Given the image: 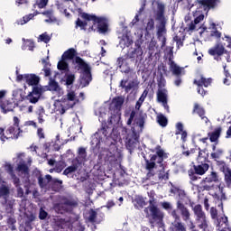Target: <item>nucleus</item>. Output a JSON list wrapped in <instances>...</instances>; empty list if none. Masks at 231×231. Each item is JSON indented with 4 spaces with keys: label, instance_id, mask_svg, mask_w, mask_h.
<instances>
[{
    "label": "nucleus",
    "instance_id": "obj_17",
    "mask_svg": "<svg viewBox=\"0 0 231 231\" xmlns=\"http://www.w3.org/2000/svg\"><path fill=\"white\" fill-rule=\"evenodd\" d=\"M15 106L16 104L10 100L0 101V108L2 110V113H4V115H6V113L13 112Z\"/></svg>",
    "mask_w": 231,
    "mask_h": 231
},
{
    "label": "nucleus",
    "instance_id": "obj_12",
    "mask_svg": "<svg viewBox=\"0 0 231 231\" xmlns=\"http://www.w3.org/2000/svg\"><path fill=\"white\" fill-rule=\"evenodd\" d=\"M193 214L196 217L195 221L199 225H203V223L208 222L207 219V215L203 211V207L200 204H197L193 208Z\"/></svg>",
    "mask_w": 231,
    "mask_h": 231
},
{
    "label": "nucleus",
    "instance_id": "obj_45",
    "mask_svg": "<svg viewBox=\"0 0 231 231\" xmlns=\"http://www.w3.org/2000/svg\"><path fill=\"white\" fill-rule=\"evenodd\" d=\"M217 189L222 195V199H227L226 193H225V183L220 182L219 185H217Z\"/></svg>",
    "mask_w": 231,
    "mask_h": 231
},
{
    "label": "nucleus",
    "instance_id": "obj_22",
    "mask_svg": "<svg viewBox=\"0 0 231 231\" xmlns=\"http://www.w3.org/2000/svg\"><path fill=\"white\" fill-rule=\"evenodd\" d=\"M145 199H147L143 198V196H142V195L135 196V198L134 199V208H136V210H142V208H143V207L147 206V201H145Z\"/></svg>",
    "mask_w": 231,
    "mask_h": 231
},
{
    "label": "nucleus",
    "instance_id": "obj_55",
    "mask_svg": "<svg viewBox=\"0 0 231 231\" xmlns=\"http://www.w3.org/2000/svg\"><path fill=\"white\" fill-rule=\"evenodd\" d=\"M46 217H48V212H46V210H44L43 208H41L39 213V219L44 221Z\"/></svg>",
    "mask_w": 231,
    "mask_h": 231
},
{
    "label": "nucleus",
    "instance_id": "obj_13",
    "mask_svg": "<svg viewBox=\"0 0 231 231\" xmlns=\"http://www.w3.org/2000/svg\"><path fill=\"white\" fill-rule=\"evenodd\" d=\"M72 64L74 66V69L77 71H88L89 69H91V66H89V64H88L82 58H80L79 56H76L74 58V60H72Z\"/></svg>",
    "mask_w": 231,
    "mask_h": 231
},
{
    "label": "nucleus",
    "instance_id": "obj_54",
    "mask_svg": "<svg viewBox=\"0 0 231 231\" xmlns=\"http://www.w3.org/2000/svg\"><path fill=\"white\" fill-rule=\"evenodd\" d=\"M197 24H198V23H196L195 21L190 22L189 23L187 24V26H186V31H187V32H194V30H196V25H197Z\"/></svg>",
    "mask_w": 231,
    "mask_h": 231
},
{
    "label": "nucleus",
    "instance_id": "obj_36",
    "mask_svg": "<svg viewBox=\"0 0 231 231\" xmlns=\"http://www.w3.org/2000/svg\"><path fill=\"white\" fill-rule=\"evenodd\" d=\"M58 69H60V71H69V65L66 62V60L61 59V60L58 62Z\"/></svg>",
    "mask_w": 231,
    "mask_h": 231
},
{
    "label": "nucleus",
    "instance_id": "obj_28",
    "mask_svg": "<svg viewBox=\"0 0 231 231\" xmlns=\"http://www.w3.org/2000/svg\"><path fill=\"white\" fill-rule=\"evenodd\" d=\"M193 84L195 86H204V88H208L210 84H212V80L210 79H206L203 76L200 77V79H194Z\"/></svg>",
    "mask_w": 231,
    "mask_h": 231
},
{
    "label": "nucleus",
    "instance_id": "obj_39",
    "mask_svg": "<svg viewBox=\"0 0 231 231\" xmlns=\"http://www.w3.org/2000/svg\"><path fill=\"white\" fill-rule=\"evenodd\" d=\"M135 125H138L140 127L141 131L143 129V126L145 125V117L143 116H140L137 119L134 120Z\"/></svg>",
    "mask_w": 231,
    "mask_h": 231
},
{
    "label": "nucleus",
    "instance_id": "obj_2",
    "mask_svg": "<svg viewBox=\"0 0 231 231\" xmlns=\"http://www.w3.org/2000/svg\"><path fill=\"white\" fill-rule=\"evenodd\" d=\"M154 151L155 153L149 155L150 160L144 157L145 170L147 171L146 180L154 178V176H156V171L154 170L158 169V165L159 167H163V161L169 158L167 152L162 149L161 145H157Z\"/></svg>",
    "mask_w": 231,
    "mask_h": 231
},
{
    "label": "nucleus",
    "instance_id": "obj_8",
    "mask_svg": "<svg viewBox=\"0 0 231 231\" xmlns=\"http://www.w3.org/2000/svg\"><path fill=\"white\" fill-rule=\"evenodd\" d=\"M208 169H210V165H208L207 162L193 165V168L188 171V175L190 181H198V180H201V177L199 176H203L207 171H208Z\"/></svg>",
    "mask_w": 231,
    "mask_h": 231
},
{
    "label": "nucleus",
    "instance_id": "obj_23",
    "mask_svg": "<svg viewBox=\"0 0 231 231\" xmlns=\"http://www.w3.org/2000/svg\"><path fill=\"white\" fill-rule=\"evenodd\" d=\"M77 57V51L74 48L67 50L61 56L63 60H75Z\"/></svg>",
    "mask_w": 231,
    "mask_h": 231
},
{
    "label": "nucleus",
    "instance_id": "obj_16",
    "mask_svg": "<svg viewBox=\"0 0 231 231\" xmlns=\"http://www.w3.org/2000/svg\"><path fill=\"white\" fill-rule=\"evenodd\" d=\"M91 80H93V76L91 75V69H88L80 75L79 84L82 88H88Z\"/></svg>",
    "mask_w": 231,
    "mask_h": 231
},
{
    "label": "nucleus",
    "instance_id": "obj_47",
    "mask_svg": "<svg viewBox=\"0 0 231 231\" xmlns=\"http://www.w3.org/2000/svg\"><path fill=\"white\" fill-rule=\"evenodd\" d=\"M198 226L202 231H212V226L208 225V222H204L203 224H199Z\"/></svg>",
    "mask_w": 231,
    "mask_h": 231
},
{
    "label": "nucleus",
    "instance_id": "obj_32",
    "mask_svg": "<svg viewBox=\"0 0 231 231\" xmlns=\"http://www.w3.org/2000/svg\"><path fill=\"white\" fill-rule=\"evenodd\" d=\"M147 95H149V90L144 89L135 104V109L140 110V107H142V104H143V102H145V98H147Z\"/></svg>",
    "mask_w": 231,
    "mask_h": 231
},
{
    "label": "nucleus",
    "instance_id": "obj_9",
    "mask_svg": "<svg viewBox=\"0 0 231 231\" xmlns=\"http://www.w3.org/2000/svg\"><path fill=\"white\" fill-rule=\"evenodd\" d=\"M76 97L77 96L75 95V91H70L67 94V98L56 103L57 111L60 115H64L68 109H71V107L75 106V103L71 105L69 102H74Z\"/></svg>",
    "mask_w": 231,
    "mask_h": 231
},
{
    "label": "nucleus",
    "instance_id": "obj_33",
    "mask_svg": "<svg viewBox=\"0 0 231 231\" xmlns=\"http://www.w3.org/2000/svg\"><path fill=\"white\" fill-rule=\"evenodd\" d=\"M42 15H46L48 19L45 23H57V18L53 15V10H47L42 13Z\"/></svg>",
    "mask_w": 231,
    "mask_h": 231
},
{
    "label": "nucleus",
    "instance_id": "obj_14",
    "mask_svg": "<svg viewBox=\"0 0 231 231\" xmlns=\"http://www.w3.org/2000/svg\"><path fill=\"white\" fill-rule=\"evenodd\" d=\"M208 55H211V57H214L215 60H219V57L226 53V50L225 49V46L217 43L214 47L208 49Z\"/></svg>",
    "mask_w": 231,
    "mask_h": 231
},
{
    "label": "nucleus",
    "instance_id": "obj_30",
    "mask_svg": "<svg viewBox=\"0 0 231 231\" xmlns=\"http://www.w3.org/2000/svg\"><path fill=\"white\" fill-rule=\"evenodd\" d=\"M170 69L172 71L176 77H180L181 75V68L176 64L173 60L170 59Z\"/></svg>",
    "mask_w": 231,
    "mask_h": 231
},
{
    "label": "nucleus",
    "instance_id": "obj_51",
    "mask_svg": "<svg viewBox=\"0 0 231 231\" xmlns=\"http://www.w3.org/2000/svg\"><path fill=\"white\" fill-rule=\"evenodd\" d=\"M38 184L40 185L41 189H44V187H48V182L44 178H42V175H40L38 177Z\"/></svg>",
    "mask_w": 231,
    "mask_h": 231
},
{
    "label": "nucleus",
    "instance_id": "obj_10",
    "mask_svg": "<svg viewBox=\"0 0 231 231\" xmlns=\"http://www.w3.org/2000/svg\"><path fill=\"white\" fill-rule=\"evenodd\" d=\"M219 175L216 171H211L206 178L200 181L202 190H214L216 185L214 183H219Z\"/></svg>",
    "mask_w": 231,
    "mask_h": 231
},
{
    "label": "nucleus",
    "instance_id": "obj_1",
    "mask_svg": "<svg viewBox=\"0 0 231 231\" xmlns=\"http://www.w3.org/2000/svg\"><path fill=\"white\" fill-rule=\"evenodd\" d=\"M176 207L177 208L171 212V216L173 217L174 221L171 222L170 230L187 231V226H185V223H187V221H190V210L181 202V200L177 201ZM181 218L185 223L181 222Z\"/></svg>",
    "mask_w": 231,
    "mask_h": 231
},
{
    "label": "nucleus",
    "instance_id": "obj_29",
    "mask_svg": "<svg viewBox=\"0 0 231 231\" xmlns=\"http://www.w3.org/2000/svg\"><path fill=\"white\" fill-rule=\"evenodd\" d=\"M42 64L44 65L42 71L44 72V77H51V64L46 60H42Z\"/></svg>",
    "mask_w": 231,
    "mask_h": 231
},
{
    "label": "nucleus",
    "instance_id": "obj_11",
    "mask_svg": "<svg viewBox=\"0 0 231 231\" xmlns=\"http://www.w3.org/2000/svg\"><path fill=\"white\" fill-rule=\"evenodd\" d=\"M219 3H221L220 0H195L193 6H197L198 10H203L208 14L210 10L217 8Z\"/></svg>",
    "mask_w": 231,
    "mask_h": 231
},
{
    "label": "nucleus",
    "instance_id": "obj_64",
    "mask_svg": "<svg viewBox=\"0 0 231 231\" xmlns=\"http://www.w3.org/2000/svg\"><path fill=\"white\" fill-rule=\"evenodd\" d=\"M159 180H169V173L165 172V171H161L159 173Z\"/></svg>",
    "mask_w": 231,
    "mask_h": 231
},
{
    "label": "nucleus",
    "instance_id": "obj_15",
    "mask_svg": "<svg viewBox=\"0 0 231 231\" xmlns=\"http://www.w3.org/2000/svg\"><path fill=\"white\" fill-rule=\"evenodd\" d=\"M205 108L201 106L199 103H195L193 106L192 115H198L201 120H204L205 124H208V122H210L208 120V117H207Z\"/></svg>",
    "mask_w": 231,
    "mask_h": 231
},
{
    "label": "nucleus",
    "instance_id": "obj_62",
    "mask_svg": "<svg viewBox=\"0 0 231 231\" xmlns=\"http://www.w3.org/2000/svg\"><path fill=\"white\" fill-rule=\"evenodd\" d=\"M10 194V189L7 187L0 188V196H8Z\"/></svg>",
    "mask_w": 231,
    "mask_h": 231
},
{
    "label": "nucleus",
    "instance_id": "obj_40",
    "mask_svg": "<svg viewBox=\"0 0 231 231\" xmlns=\"http://www.w3.org/2000/svg\"><path fill=\"white\" fill-rule=\"evenodd\" d=\"M97 211H95V209L91 208L89 210V216H88L89 223H97Z\"/></svg>",
    "mask_w": 231,
    "mask_h": 231
},
{
    "label": "nucleus",
    "instance_id": "obj_4",
    "mask_svg": "<svg viewBox=\"0 0 231 231\" xmlns=\"http://www.w3.org/2000/svg\"><path fill=\"white\" fill-rule=\"evenodd\" d=\"M125 99L123 97H114L112 103L109 106L110 117L108 118L107 124L115 125L120 122L122 116V106H124Z\"/></svg>",
    "mask_w": 231,
    "mask_h": 231
},
{
    "label": "nucleus",
    "instance_id": "obj_18",
    "mask_svg": "<svg viewBox=\"0 0 231 231\" xmlns=\"http://www.w3.org/2000/svg\"><path fill=\"white\" fill-rule=\"evenodd\" d=\"M79 167H82V164H80V162H79V160L73 159L71 165L67 167L63 171L64 176H68L69 174H72V172H77L79 171Z\"/></svg>",
    "mask_w": 231,
    "mask_h": 231
},
{
    "label": "nucleus",
    "instance_id": "obj_25",
    "mask_svg": "<svg viewBox=\"0 0 231 231\" xmlns=\"http://www.w3.org/2000/svg\"><path fill=\"white\" fill-rule=\"evenodd\" d=\"M175 134H180L182 142H187L188 134L187 131L183 130V124L177 123Z\"/></svg>",
    "mask_w": 231,
    "mask_h": 231
},
{
    "label": "nucleus",
    "instance_id": "obj_38",
    "mask_svg": "<svg viewBox=\"0 0 231 231\" xmlns=\"http://www.w3.org/2000/svg\"><path fill=\"white\" fill-rule=\"evenodd\" d=\"M121 41L127 48L133 44V39H131V36L128 34H123Z\"/></svg>",
    "mask_w": 231,
    "mask_h": 231
},
{
    "label": "nucleus",
    "instance_id": "obj_56",
    "mask_svg": "<svg viewBox=\"0 0 231 231\" xmlns=\"http://www.w3.org/2000/svg\"><path fill=\"white\" fill-rule=\"evenodd\" d=\"M136 116V111L132 110L130 113V116L127 120V125H131L133 124V120H134V117Z\"/></svg>",
    "mask_w": 231,
    "mask_h": 231
},
{
    "label": "nucleus",
    "instance_id": "obj_57",
    "mask_svg": "<svg viewBox=\"0 0 231 231\" xmlns=\"http://www.w3.org/2000/svg\"><path fill=\"white\" fill-rule=\"evenodd\" d=\"M44 115V108H42L39 110V113H38V122L39 124H44V118H43V116Z\"/></svg>",
    "mask_w": 231,
    "mask_h": 231
},
{
    "label": "nucleus",
    "instance_id": "obj_27",
    "mask_svg": "<svg viewBox=\"0 0 231 231\" xmlns=\"http://www.w3.org/2000/svg\"><path fill=\"white\" fill-rule=\"evenodd\" d=\"M16 171L17 172H21V174H24V176H28V174H30V168L25 162L18 163Z\"/></svg>",
    "mask_w": 231,
    "mask_h": 231
},
{
    "label": "nucleus",
    "instance_id": "obj_63",
    "mask_svg": "<svg viewBox=\"0 0 231 231\" xmlns=\"http://www.w3.org/2000/svg\"><path fill=\"white\" fill-rule=\"evenodd\" d=\"M210 216L212 219H217V209L214 207L210 208Z\"/></svg>",
    "mask_w": 231,
    "mask_h": 231
},
{
    "label": "nucleus",
    "instance_id": "obj_50",
    "mask_svg": "<svg viewBox=\"0 0 231 231\" xmlns=\"http://www.w3.org/2000/svg\"><path fill=\"white\" fill-rule=\"evenodd\" d=\"M177 194L180 198V199H178L177 201H180L181 203H183V199L187 198V193L185 192V190L179 189Z\"/></svg>",
    "mask_w": 231,
    "mask_h": 231
},
{
    "label": "nucleus",
    "instance_id": "obj_21",
    "mask_svg": "<svg viewBox=\"0 0 231 231\" xmlns=\"http://www.w3.org/2000/svg\"><path fill=\"white\" fill-rule=\"evenodd\" d=\"M24 82L28 86H37L41 82V78L35 74H24Z\"/></svg>",
    "mask_w": 231,
    "mask_h": 231
},
{
    "label": "nucleus",
    "instance_id": "obj_49",
    "mask_svg": "<svg viewBox=\"0 0 231 231\" xmlns=\"http://www.w3.org/2000/svg\"><path fill=\"white\" fill-rule=\"evenodd\" d=\"M25 46L28 48L29 51H33L35 48V42H33V40H26Z\"/></svg>",
    "mask_w": 231,
    "mask_h": 231
},
{
    "label": "nucleus",
    "instance_id": "obj_53",
    "mask_svg": "<svg viewBox=\"0 0 231 231\" xmlns=\"http://www.w3.org/2000/svg\"><path fill=\"white\" fill-rule=\"evenodd\" d=\"M75 82V76L73 74H69L66 78V85L71 86Z\"/></svg>",
    "mask_w": 231,
    "mask_h": 231
},
{
    "label": "nucleus",
    "instance_id": "obj_59",
    "mask_svg": "<svg viewBox=\"0 0 231 231\" xmlns=\"http://www.w3.org/2000/svg\"><path fill=\"white\" fill-rule=\"evenodd\" d=\"M173 41L177 43V46H183V40L181 39V36L176 34L173 37Z\"/></svg>",
    "mask_w": 231,
    "mask_h": 231
},
{
    "label": "nucleus",
    "instance_id": "obj_48",
    "mask_svg": "<svg viewBox=\"0 0 231 231\" xmlns=\"http://www.w3.org/2000/svg\"><path fill=\"white\" fill-rule=\"evenodd\" d=\"M49 86L51 91H59V83L55 79H51Z\"/></svg>",
    "mask_w": 231,
    "mask_h": 231
},
{
    "label": "nucleus",
    "instance_id": "obj_3",
    "mask_svg": "<svg viewBox=\"0 0 231 231\" xmlns=\"http://www.w3.org/2000/svg\"><path fill=\"white\" fill-rule=\"evenodd\" d=\"M80 17L84 21H92L93 25L90 30L93 32H97V33H107L109 32V21L104 16H97L95 14H89L88 13L80 12Z\"/></svg>",
    "mask_w": 231,
    "mask_h": 231
},
{
    "label": "nucleus",
    "instance_id": "obj_44",
    "mask_svg": "<svg viewBox=\"0 0 231 231\" xmlns=\"http://www.w3.org/2000/svg\"><path fill=\"white\" fill-rule=\"evenodd\" d=\"M39 96H35L32 93H30L28 96H27V100H29V102L31 104H37L39 102Z\"/></svg>",
    "mask_w": 231,
    "mask_h": 231
},
{
    "label": "nucleus",
    "instance_id": "obj_37",
    "mask_svg": "<svg viewBox=\"0 0 231 231\" xmlns=\"http://www.w3.org/2000/svg\"><path fill=\"white\" fill-rule=\"evenodd\" d=\"M157 122L161 127H167V125L169 124V120L162 114L157 116Z\"/></svg>",
    "mask_w": 231,
    "mask_h": 231
},
{
    "label": "nucleus",
    "instance_id": "obj_41",
    "mask_svg": "<svg viewBox=\"0 0 231 231\" xmlns=\"http://www.w3.org/2000/svg\"><path fill=\"white\" fill-rule=\"evenodd\" d=\"M221 156H223V149H217L215 152L211 153V158L217 162V160H219V158H221Z\"/></svg>",
    "mask_w": 231,
    "mask_h": 231
},
{
    "label": "nucleus",
    "instance_id": "obj_43",
    "mask_svg": "<svg viewBox=\"0 0 231 231\" xmlns=\"http://www.w3.org/2000/svg\"><path fill=\"white\" fill-rule=\"evenodd\" d=\"M39 40L41 41V42L48 44V42L51 41V38L50 37V35H48V32H44L39 36Z\"/></svg>",
    "mask_w": 231,
    "mask_h": 231
},
{
    "label": "nucleus",
    "instance_id": "obj_52",
    "mask_svg": "<svg viewBox=\"0 0 231 231\" xmlns=\"http://www.w3.org/2000/svg\"><path fill=\"white\" fill-rule=\"evenodd\" d=\"M154 29V19L150 18L146 23L147 32H152Z\"/></svg>",
    "mask_w": 231,
    "mask_h": 231
},
{
    "label": "nucleus",
    "instance_id": "obj_60",
    "mask_svg": "<svg viewBox=\"0 0 231 231\" xmlns=\"http://www.w3.org/2000/svg\"><path fill=\"white\" fill-rule=\"evenodd\" d=\"M41 93H42V90L39 87H34L32 88V92H31L32 95H35L36 97H41Z\"/></svg>",
    "mask_w": 231,
    "mask_h": 231
},
{
    "label": "nucleus",
    "instance_id": "obj_5",
    "mask_svg": "<svg viewBox=\"0 0 231 231\" xmlns=\"http://www.w3.org/2000/svg\"><path fill=\"white\" fill-rule=\"evenodd\" d=\"M157 9L155 11V21L159 22L157 27V37L162 39L164 33H167V18L165 17V4L157 2Z\"/></svg>",
    "mask_w": 231,
    "mask_h": 231
},
{
    "label": "nucleus",
    "instance_id": "obj_31",
    "mask_svg": "<svg viewBox=\"0 0 231 231\" xmlns=\"http://www.w3.org/2000/svg\"><path fill=\"white\" fill-rule=\"evenodd\" d=\"M217 165L220 172H222L224 175L226 174L227 172H230L231 171L230 167H228V164H226L225 161H217Z\"/></svg>",
    "mask_w": 231,
    "mask_h": 231
},
{
    "label": "nucleus",
    "instance_id": "obj_26",
    "mask_svg": "<svg viewBox=\"0 0 231 231\" xmlns=\"http://www.w3.org/2000/svg\"><path fill=\"white\" fill-rule=\"evenodd\" d=\"M86 158H88V152H86V148L79 147L78 156L74 160H78V162L82 165V162H86Z\"/></svg>",
    "mask_w": 231,
    "mask_h": 231
},
{
    "label": "nucleus",
    "instance_id": "obj_24",
    "mask_svg": "<svg viewBox=\"0 0 231 231\" xmlns=\"http://www.w3.org/2000/svg\"><path fill=\"white\" fill-rule=\"evenodd\" d=\"M169 97V91L166 88H159L157 90V100L158 102H167Z\"/></svg>",
    "mask_w": 231,
    "mask_h": 231
},
{
    "label": "nucleus",
    "instance_id": "obj_7",
    "mask_svg": "<svg viewBox=\"0 0 231 231\" xmlns=\"http://www.w3.org/2000/svg\"><path fill=\"white\" fill-rule=\"evenodd\" d=\"M14 124L10 125L5 131V142L8 140V138H12L13 140H17L20 136H23V129L19 126L21 120L17 116L13 117Z\"/></svg>",
    "mask_w": 231,
    "mask_h": 231
},
{
    "label": "nucleus",
    "instance_id": "obj_42",
    "mask_svg": "<svg viewBox=\"0 0 231 231\" xmlns=\"http://www.w3.org/2000/svg\"><path fill=\"white\" fill-rule=\"evenodd\" d=\"M34 17L33 14H30L29 15H25L23 19L17 21V24H26L29 21H32V18Z\"/></svg>",
    "mask_w": 231,
    "mask_h": 231
},
{
    "label": "nucleus",
    "instance_id": "obj_6",
    "mask_svg": "<svg viewBox=\"0 0 231 231\" xmlns=\"http://www.w3.org/2000/svg\"><path fill=\"white\" fill-rule=\"evenodd\" d=\"M152 198L148 203L149 207L144 208L143 212L146 214V217H152L153 221H163V217H165V214L161 210L158 206H156V199L154 196L149 195Z\"/></svg>",
    "mask_w": 231,
    "mask_h": 231
},
{
    "label": "nucleus",
    "instance_id": "obj_19",
    "mask_svg": "<svg viewBox=\"0 0 231 231\" xmlns=\"http://www.w3.org/2000/svg\"><path fill=\"white\" fill-rule=\"evenodd\" d=\"M221 131H223V128L217 127L213 132L208 133V137L209 138V142H211V143H219Z\"/></svg>",
    "mask_w": 231,
    "mask_h": 231
},
{
    "label": "nucleus",
    "instance_id": "obj_58",
    "mask_svg": "<svg viewBox=\"0 0 231 231\" xmlns=\"http://www.w3.org/2000/svg\"><path fill=\"white\" fill-rule=\"evenodd\" d=\"M13 179V183L15 187H20L21 186V180L19 177H17L15 174L11 175Z\"/></svg>",
    "mask_w": 231,
    "mask_h": 231
},
{
    "label": "nucleus",
    "instance_id": "obj_46",
    "mask_svg": "<svg viewBox=\"0 0 231 231\" xmlns=\"http://www.w3.org/2000/svg\"><path fill=\"white\" fill-rule=\"evenodd\" d=\"M136 48L134 50V51L135 52L136 55V59H138L139 57H142V55H143V51L142 50V46L140 45V43H135Z\"/></svg>",
    "mask_w": 231,
    "mask_h": 231
},
{
    "label": "nucleus",
    "instance_id": "obj_20",
    "mask_svg": "<svg viewBox=\"0 0 231 231\" xmlns=\"http://www.w3.org/2000/svg\"><path fill=\"white\" fill-rule=\"evenodd\" d=\"M116 62L118 68L121 69V73H131V67H129V63L125 61V59H124L123 57H119Z\"/></svg>",
    "mask_w": 231,
    "mask_h": 231
},
{
    "label": "nucleus",
    "instance_id": "obj_35",
    "mask_svg": "<svg viewBox=\"0 0 231 231\" xmlns=\"http://www.w3.org/2000/svg\"><path fill=\"white\" fill-rule=\"evenodd\" d=\"M88 20L82 21L80 18H78L75 22V28L78 30L80 28V30H84L86 32V26H88Z\"/></svg>",
    "mask_w": 231,
    "mask_h": 231
},
{
    "label": "nucleus",
    "instance_id": "obj_34",
    "mask_svg": "<svg viewBox=\"0 0 231 231\" xmlns=\"http://www.w3.org/2000/svg\"><path fill=\"white\" fill-rule=\"evenodd\" d=\"M109 125H113L108 124L107 125L106 123L102 124V127L98 130V132L95 133V136H98V134L107 136V134H109V133H107V129H109Z\"/></svg>",
    "mask_w": 231,
    "mask_h": 231
},
{
    "label": "nucleus",
    "instance_id": "obj_61",
    "mask_svg": "<svg viewBox=\"0 0 231 231\" xmlns=\"http://www.w3.org/2000/svg\"><path fill=\"white\" fill-rule=\"evenodd\" d=\"M64 205H66L67 207H77V205L79 204L75 200L66 199L64 201Z\"/></svg>",
    "mask_w": 231,
    "mask_h": 231
}]
</instances>
